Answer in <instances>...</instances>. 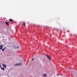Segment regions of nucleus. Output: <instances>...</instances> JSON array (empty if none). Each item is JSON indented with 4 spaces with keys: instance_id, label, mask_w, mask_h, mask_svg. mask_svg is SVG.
<instances>
[{
    "instance_id": "nucleus-1",
    "label": "nucleus",
    "mask_w": 77,
    "mask_h": 77,
    "mask_svg": "<svg viewBox=\"0 0 77 77\" xmlns=\"http://www.w3.org/2000/svg\"><path fill=\"white\" fill-rule=\"evenodd\" d=\"M3 48V45H0V50H2Z\"/></svg>"
},
{
    "instance_id": "nucleus-2",
    "label": "nucleus",
    "mask_w": 77,
    "mask_h": 77,
    "mask_svg": "<svg viewBox=\"0 0 77 77\" xmlns=\"http://www.w3.org/2000/svg\"><path fill=\"white\" fill-rule=\"evenodd\" d=\"M46 56L47 58H48L49 60H50V57L48 56L47 55H46Z\"/></svg>"
},
{
    "instance_id": "nucleus-3",
    "label": "nucleus",
    "mask_w": 77,
    "mask_h": 77,
    "mask_svg": "<svg viewBox=\"0 0 77 77\" xmlns=\"http://www.w3.org/2000/svg\"><path fill=\"white\" fill-rule=\"evenodd\" d=\"M22 65V63L16 64H15V65Z\"/></svg>"
},
{
    "instance_id": "nucleus-4",
    "label": "nucleus",
    "mask_w": 77,
    "mask_h": 77,
    "mask_svg": "<svg viewBox=\"0 0 77 77\" xmlns=\"http://www.w3.org/2000/svg\"><path fill=\"white\" fill-rule=\"evenodd\" d=\"M5 23L6 25H8L9 24V23L7 22H5Z\"/></svg>"
},
{
    "instance_id": "nucleus-5",
    "label": "nucleus",
    "mask_w": 77,
    "mask_h": 77,
    "mask_svg": "<svg viewBox=\"0 0 77 77\" xmlns=\"http://www.w3.org/2000/svg\"><path fill=\"white\" fill-rule=\"evenodd\" d=\"M3 65L4 68H6V65L3 64Z\"/></svg>"
},
{
    "instance_id": "nucleus-6",
    "label": "nucleus",
    "mask_w": 77,
    "mask_h": 77,
    "mask_svg": "<svg viewBox=\"0 0 77 77\" xmlns=\"http://www.w3.org/2000/svg\"><path fill=\"white\" fill-rule=\"evenodd\" d=\"M9 21H11V22H12V21H13V20H12L11 19H9Z\"/></svg>"
},
{
    "instance_id": "nucleus-7",
    "label": "nucleus",
    "mask_w": 77,
    "mask_h": 77,
    "mask_svg": "<svg viewBox=\"0 0 77 77\" xmlns=\"http://www.w3.org/2000/svg\"><path fill=\"white\" fill-rule=\"evenodd\" d=\"M1 69H2V70H3V71H4V70H5V68H4L1 67Z\"/></svg>"
},
{
    "instance_id": "nucleus-8",
    "label": "nucleus",
    "mask_w": 77,
    "mask_h": 77,
    "mask_svg": "<svg viewBox=\"0 0 77 77\" xmlns=\"http://www.w3.org/2000/svg\"><path fill=\"white\" fill-rule=\"evenodd\" d=\"M43 76H44L45 77H46V76H47V74H44L43 75Z\"/></svg>"
},
{
    "instance_id": "nucleus-9",
    "label": "nucleus",
    "mask_w": 77,
    "mask_h": 77,
    "mask_svg": "<svg viewBox=\"0 0 77 77\" xmlns=\"http://www.w3.org/2000/svg\"><path fill=\"white\" fill-rule=\"evenodd\" d=\"M23 26H25V25H26V23H24L23 24Z\"/></svg>"
},
{
    "instance_id": "nucleus-10",
    "label": "nucleus",
    "mask_w": 77,
    "mask_h": 77,
    "mask_svg": "<svg viewBox=\"0 0 77 77\" xmlns=\"http://www.w3.org/2000/svg\"><path fill=\"white\" fill-rule=\"evenodd\" d=\"M5 48H4V49H3L2 50V51H4V50H5Z\"/></svg>"
},
{
    "instance_id": "nucleus-11",
    "label": "nucleus",
    "mask_w": 77,
    "mask_h": 77,
    "mask_svg": "<svg viewBox=\"0 0 77 77\" xmlns=\"http://www.w3.org/2000/svg\"><path fill=\"white\" fill-rule=\"evenodd\" d=\"M16 48H19V46H18Z\"/></svg>"
},
{
    "instance_id": "nucleus-12",
    "label": "nucleus",
    "mask_w": 77,
    "mask_h": 77,
    "mask_svg": "<svg viewBox=\"0 0 77 77\" xmlns=\"http://www.w3.org/2000/svg\"><path fill=\"white\" fill-rule=\"evenodd\" d=\"M32 60H34V58H32Z\"/></svg>"
},
{
    "instance_id": "nucleus-13",
    "label": "nucleus",
    "mask_w": 77,
    "mask_h": 77,
    "mask_svg": "<svg viewBox=\"0 0 77 77\" xmlns=\"http://www.w3.org/2000/svg\"><path fill=\"white\" fill-rule=\"evenodd\" d=\"M0 68H1L2 69V66H0Z\"/></svg>"
}]
</instances>
